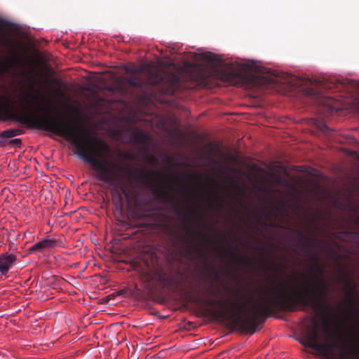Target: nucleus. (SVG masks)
<instances>
[{"label":"nucleus","mask_w":359,"mask_h":359,"mask_svg":"<svg viewBox=\"0 0 359 359\" xmlns=\"http://www.w3.org/2000/svg\"><path fill=\"white\" fill-rule=\"evenodd\" d=\"M315 287H309L304 290L291 287L287 290L283 283L273 289V297H264L262 300H256L248 315L246 313V306L238 301L229 303L222 299H212L208 297H193L192 302L201 304L208 307L206 314H209L216 320H230L248 334H254L258 326L262 325L270 314L277 311H290L297 310V306L303 308L310 307L315 311H321L323 315V332L329 334V320L325 317V311H331L332 307L327 305L329 300V291L331 285L323 278L316 276Z\"/></svg>","instance_id":"1"},{"label":"nucleus","mask_w":359,"mask_h":359,"mask_svg":"<svg viewBox=\"0 0 359 359\" xmlns=\"http://www.w3.org/2000/svg\"><path fill=\"white\" fill-rule=\"evenodd\" d=\"M0 114L4 121H13L34 128L56 134L65 138L75 147L76 154L90 164L96 172L98 180L128 195L124 184L126 177L136 180L131 167L117 165L101 158L108 155L111 149L107 142L99 137L91 136L84 128L72 125L64 119L43 116H36L14 110L11 99L0 96Z\"/></svg>","instance_id":"2"},{"label":"nucleus","mask_w":359,"mask_h":359,"mask_svg":"<svg viewBox=\"0 0 359 359\" xmlns=\"http://www.w3.org/2000/svg\"><path fill=\"white\" fill-rule=\"evenodd\" d=\"M127 72L131 75L126 83L138 90L144 98L158 93L173 95L180 87V79L177 74L160 71L149 65L139 69H127Z\"/></svg>","instance_id":"3"},{"label":"nucleus","mask_w":359,"mask_h":359,"mask_svg":"<svg viewBox=\"0 0 359 359\" xmlns=\"http://www.w3.org/2000/svg\"><path fill=\"white\" fill-rule=\"evenodd\" d=\"M312 349L320 352L326 359H359V351L347 349L338 343H320L318 325L316 319L312 320Z\"/></svg>","instance_id":"4"},{"label":"nucleus","mask_w":359,"mask_h":359,"mask_svg":"<svg viewBox=\"0 0 359 359\" xmlns=\"http://www.w3.org/2000/svg\"><path fill=\"white\" fill-rule=\"evenodd\" d=\"M296 236L299 238L298 242L294 243L293 251L299 255L310 258L318 272L320 275L325 273L324 267L319 263V255L315 250V244H321L323 241L305 234L302 231L293 230Z\"/></svg>","instance_id":"5"},{"label":"nucleus","mask_w":359,"mask_h":359,"mask_svg":"<svg viewBox=\"0 0 359 359\" xmlns=\"http://www.w3.org/2000/svg\"><path fill=\"white\" fill-rule=\"evenodd\" d=\"M340 281L343 283V290L346 295L348 304L353 308L354 311L359 313L358 309L355 306L354 294L356 290V285L353 280L346 276H341Z\"/></svg>","instance_id":"6"},{"label":"nucleus","mask_w":359,"mask_h":359,"mask_svg":"<svg viewBox=\"0 0 359 359\" xmlns=\"http://www.w3.org/2000/svg\"><path fill=\"white\" fill-rule=\"evenodd\" d=\"M151 142V136L144 130H133L130 135V143L142 147H148Z\"/></svg>","instance_id":"7"},{"label":"nucleus","mask_w":359,"mask_h":359,"mask_svg":"<svg viewBox=\"0 0 359 359\" xmlns=\"http://www.w3.org/2000/svg\"><path fill=\"white\" fill-rule=\"evenodd\" d=\"M233 251L226 252V256L224 257L226 264L229 266L232 264L248 266L250 264V260L244 257L237 255L235 251L237 250L236 246H233Z\"/></svg>","instance_id":"8"},{"label":"nucleus","mask_w":359,"mask_h":359,"mask_svg":"<svg viewBox=\"0 0 359 359\" xmlns=\"http://www.w3.org/2000/svg\"><path fill=\"white\" fill-rule=\"evenodd\" d=\"M16 259V256L13 254L4 253L0 255V273L2 275L6 274Z\"/></svg>","instance_id":"9"},{"label":"nucleus","mask_w":359,"mask_h":359,"mask_svg":"<svg viewBox=\"0 0 359 359\" xmlns=\"http://www.w3.org/2000/svg\"><path fill=\"white\" fill-rule=\"evenodd\" d=\"M55 241L51 239H43L39 242L34 243L29 248L30 253L36 252H42L48 248H53L55 245Z\"/></svg>","instance_id":"10"},{"label":"nucleus","mask_w":359,"mask_h":359,"mask_svg":"<svg viewBox=\"0 0 359 359\" xmlns=\"http://www.w3.org/2000/svg\"><path fill=\"white\" fill-rule=\"evenodd\" d=\"M22 129L11 128L0 133V145L5 146L7 144L8 138H11L22 134Z\"/></svg>","instance_id":"11"},{"label":"nucleus","mask_w":359,"mask_h":359,"mask_svg":"<svg viewBox=\"0 0 359 359\" xmlns=\"http://www.w3.org/2000/svg\"><path fill=\"white\" fill-rule=\"evenodd\" d=\"M151 280H154L158 283H165L168 281H172L171 278H170L166 272L162 268H156L154 270Z\"/></svg>","instance_id":"12"},{"label":"nucleus","mask_w":359,"mask_h":359,"mask_svg":"<svg viewBox=\"0 0 359 359\" xmlns=\"http://www.w3.org/2000/svg\"><path fill=\"white\" fill-rule=\"evenodd\" d=\"M154 193L156 194L158 197L169 202L174 201V197H172L170 193H168L165 187L163 184L161 183L158 187H156L154 189Z\"/></svg>","instance_id":"13"},{"label":"nucleus","mask_w":359,"mask_h":359,"mask_svg":"<svg viewBox=\"0 0 359 359\" xmlns=\"http://www.w3.org/2000/svg\"><path fill=\"white\" fill-rule=\"evenodd\" d=\"M111 192L113 197V203L116 206V209L122 211L123 200L121 192L116 189H112Z\"/></svg>","instance_id":"14"},{"label":"nucleus","mask_w":359,"mask_h":359,"mask_svg":"<svg viewBox=\"0 0 359 359\" xmlns=\"http://www.w3.org/2000/svg\"><path fill=\"white\" fill-rule=\"evenodd\" d=\"M185 244H186V246H187L186 252L188 254H190L191 253V250L194 249L196 251H197L198 252H201L203 255H205L203 248V246L201 245H200V244H195L191 240H187L185 241Z\"/></svg>","instance_id":"15"},{"label":"nucleus","mask_w":359,"mask_h":359,"mask_svg":"<svg viewBox=\"0 0 359 359\" xmlns=\"http://www.w3.org/2000/svg\"><path fill=\"white\" fill-rule=\"evenodd\" d=\"M174 212L181 217L183 222H184L187 224L191 223V218L185 214L184 211L180 207L179 203L177 202L175 203Z\"/></svg>","instance_id":"16"},{"label":"nucleus","mask_w":359,"mask_h":359,"mask_svg":"<svg viewBox=\"0 0 359 359\" xmlns=\"http://www.w3.org/2000/svg\"><path fill=\"white\" fill-rule=\"evenodd\" d=\"M19 61V59L18 57H11L8 58L6 60V64H3L0 62V71L5 72L8 67H11V65L18 63Z\"/></svg>","instance_id":"17"},{"label":"nucleus","mask_w":359,"mask_h":359,"mask_svg":"<svg viewBox=\"0 0 359 359\" xmlns=\"http://www.w3.org/2000/svg\"><path fill=\"white\" fill-rule=\"evenodd\" d=\"M32 99L36 102L37 109H41V104L45 101V97L42 95H32Z\"/></svg>","instance_id":"18"},{"label":"nucleus","mask_w":359,"mask_h":359,"mask_svg":"<svg viewBox=\"0 0 359 359\" xmlns=\"http://www.w3.org/2000/svg\"><path fill=\"white\" fill-rule=\"evenodd\" d=\"M347 236L350 240H351L353 242L355 243V244L359 248V233L349 232L347 233Z\"/></svg>","instance_id":"19"},{"label":"nucleus","mask_w":359,"mask_h":359,"mask_svg":"<svg viewBox=\"0 0 359 359\" xmlns=\"http://www.w3.org/2000/svg\"><path fill=\"white\" fill-rule=\"evenodd\" d=\"M205 59L208 62H209L213 65H216L218 63V60H217L216 55H215L214 54L206 55L205 56Z\"/></svg>","instance_id":"20"},{"label":"nucleus","mask_w":359,"mask_h":359,"mask_svg":"<svg viewBox=\"0 0 359 359\" xmlns=\"http://www.w3.org/2000/svg\"><path fill=\"white\" fill-rule=\"evenodd\" d=\"M7 144H11L15 147H20L22 144V140L20 138H15L8 141Z\"/></svg>","instance_id":"21"},{"label":"nucleus","mask_w":359,"mask_h":359,"mask_svg":"<svg viewBox=\"0 0 359 359\" xmlns=\"http://www.w3.org/2000/svg\"><path fill=\"white\" fill-rule=\"evenodd\" d=\"M196 233L198 235V236L200 238H201L202 239H204V240H206V241H209L210 240L209 236L206 233H203V232H202L201 231H197Z\"/></svg>","instance_id":"22"},{"label":"nucleus","mask_w":359,"mask_h":359,"mask_svg":"<svg viewBox=\"0 0 359 359\" xmlns=\"http://www.w3.org/2000/svg\"><path fill=\"white\" fill-rule=\"evenodd\" d=\"M118 156L123 157L126 159H130V155L129 154L121 151H118Z\"/></svg>","instance_id":"23"},{"label":"nucleus","mask_w":359,"mask_h":359,"mask_svg":"<svg viewBox=\"0 0 359 359\" xmlns=\"http://www.w3.org/2000/svg\"><path fill=\"white\" fill-rule=\"evenodd\" d=\"M2 46L6 48H9L11 50H13L14 47L11 41H3Z\"/></svg>","instance_id":"24"},{"label":"nucleus","mask_w":359,"mask_h":359,"mask_svg":"<svg viewBox=\"0 0 359 359\" xmlns=\"http://www.w3.org/2000/svg\"><path fill=\"white\" fill-rule=\"evenodd\" d=\"M141 173L142 174V176L147 180H150V175H156V173L153 171L151 172L150 173H144L142 171H141Z\"/></svg>","instance_id":"25"},{"label":"nucleus","mask_w":359,"mask_h":359,"mask_svg":"<svg viewBox=\"0 0 359 359\" xmlns=\"http://www.w3.org/2000/svg\"><path fill=\"white\" fill-rule=\"evenodd\" d=\"M276 266L277 269L280 270V271H282L283 269H285L284 265L283 264H281V263H276Z\"/></svg>","instance_id":"26"},{"label":"nucleus","mask_w":359,"mask_h":359,"mask_svg":"<svg viewBox=\"0 0 359 359\" xmlns=\"http://www.w3.org/2000/svg\"><path fill=\"white\" fill-rule=\"evenodd\" d=\"M210 269H211L212 271L213 272V273L215 274V278H219L218 271H216L215 269L213 266H211Z\"/></svg>","instance_id":"27"},{"label":"nucleus","mask_w":359,"mask_h":359,"mask_svg":"<svg viewBox=\"0 0 359 359\" xmlns=\"http://www.w3.org/2000/svg\"><path fill=\"white\" fill-rule=\"evenodd\" d=\"M114 296H115V294H114V293H113V294H109V295L108 296V298H109V299H111V298H113Z\"/></svg>","instance_id":"28"},{"label":"nucleus","mask_w":359,"mask_h":359,"mask_svg":"<svg viewBox=\"0 0 359 359\" xmlns=\"http://www.w3.org/2000/svg\"><path fill=\"white\" fill-rule=\"evenodd\" d=\"M227 241H228V243H229V245H231V241H230L229 236V237H228V238H227Z\"/></svg>","instance_id":"29"},{"label":"nucleus","mask_w":359,"mask_h":359,"mask_svg":"<svg viewBox=\"0 0 359 359\" xmlns=\"http://www.w3.org/2000/svg\"><path fill=\"white\" fill-rule=\"evenodd\" d=\"M186 233L190 235V232L188 230H186Z\"/></svg>","instance_id":"30"},{"label":"nucleus","mask_w":359,"mask_h":359,"mask_svg":"<svg viewBox=\"0 0 359 359\" xmlns=\"http://www.w3.org/2000/svg\"><path fill=\"white\" fill-rule=\"evenodd\" d=\"M53 81H54V82H58V80H57V79H53Z\"/></svg>","instance_id":"31"},{"label":"nucleus","mask_w":359,"mask_h":359,"mask_svg":"<svg viewBox=\"0 0 359 359\" xmlns=\"http://www.w3.org/2000/svg\"><path fill=\"white\" fill-rule=\"evenodd\" d=\"M357 222H358V224H359V216L357 218Z\"/></svg>","instance_id":"32"},{"label":"nucleus","mask_w":359,"mask_h":359,"mask_svg":"<svg viewBox=\"0 0 359 359\" xmlns=\"http://www.w3.org/2000/svg\"><path fill=\"white\" fill-rule=\"evenodd\" d=\"M313 268L311 266V267H310V271H313Z\"/></svg>","instance_id":"33"},{"label":"nucleus","mask_w":359,"mask_h":359,"mask_svg":"<svg viewBox=\"0 0 359 359\" xmlns=\"http://www.w3.org/2000/svg\"><path fill=\"white\" fill-rule=\"evenodd\" d=\"M123 291H119V292H118V294H123Z\"/></svg>","instance_id":"34"}]
</instances>
